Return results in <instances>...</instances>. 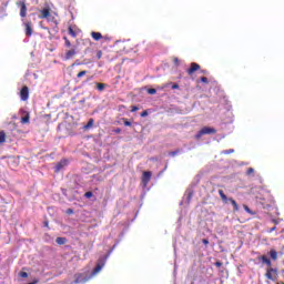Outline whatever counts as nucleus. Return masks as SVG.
<instances>
[{
    "label": "nucleus",
    "mask_w": 284,
    "mask_h": 284,
    "mask_svg": "<svg viewBox=\"0 0 284 284\" xmlns=\"http://www.w3.org/2000/svg\"><path fill=\"white\" fill-rule=\"evenodd\" d=\"M219 194L223 201V203H229L231 202V204L233 205V212H239V204L236 203V201L232 197L227 199V195H225V192H223V190H219Z\"/></svg>",
    "instance_id": "obj_1"
},
{
    "label": "nucleus",
    "mask_w": 284,
    "mask_h": 284,
    "mask_svg": "<svg viewBox=\"0 0 284 284\" xmlns=\"http://www.w3.org/2000/svg\"><path fill=\"white\" fill-rule=\"evenodd\" d=\"M205 134H216V129L204 126L197 132V134L195 135V139H201V136Z\"/></svg>",
    "instance_id": "obj_2"
},
{
    "label": "nucleus",
    "mask_w": 284,
    "mask_h": 284,
    "mask_svg": "<svg viewBox=\"0 0 284 284\" xmlns=\"http://www.w3.org/2000/svg\"><path fill=\"white\" fill-rule=\"evenodd\" d=\"M265 276L268 278V281H276V278H278V270L268 266Z\"/></svg>",
    "instance_id": "obj_3"
},
{
    "label": "nucleus",
    "mask_w": 284,
    "mask_h": 284,
    "mask_svg": "<svg viewBox=\"0 0 284 284\" xmlns=\"http://www.w3.org/2000/svg\"><path fill=\"white\" fill-rule=\"evenodd\" d=\"M18 8H20V17L21 19H26L28 17V7L26 6V0H20L17 2Z\"/></svg>",
    "instance_id": "obj_4"
},
{
    "label": "nucleus",
    "mask_w": 284,
    "mask_h": 284,
    "mask_svg": "<svg viewBox=\"0 0 284 284\" xmlns=\"http://www.w3.org/2000/svg\"><path fill=\"white\" fill-rule=\"evenodd\" d=\"M199 70H201V64L192 62L191 67L186 70V72L189 77H192V74H194V72H199Z\"/></svg>",
    "instance_id": "obj_5"
},
{
    "label": "nucleus",
    "mask_w": 284,
    "mask_h": 284,
    "mask_svg": "<svg viewBox=\"0 0 284 284\" xmlns=\"http://www.w3.org/2000/svg\"><path fill=\"white\" fill-rule=\"evenodd\" d=\"M21 101H28L30 99V89L28 87H23L20 91Z\"/></svg>",
    "instance_id": "obj_6"
},
{
    "label": "nucleus",
    "mask_w": 284,
    "mask_h": 284,
    "mask_svg": "<svg viewBox=\"0 0 284 284\" xmlns=\"http://www.w3.org/2000/svg\"><path fill=\"white\" fill-rule=\"evenodd\" d=\"M77 54H78L77 47H73L65 52L64 59L65 61H70V59L77 57Z\"/></svg>",
    "instance_id": "obj_7"
},
{
    "label": "nucleus",
    "mask_w": 284,
    "mask_h": 284,
    "mask_svg": "<svg viewBox=\"0 0 284 284\" xmlns=\"http://www.w3.org/2000/svg\"><path fill=\"white\" fill-rule=\"evenodd\" d=\"M39 19H47L48 21H50V8L49 7H45L42 10H40Z\"/></svg>",
    "instance_id": "obj_8"
},
{
    "label": "nucleus",
    "mask_w": 284,
    "mask_h": 284,
    "mask_svg": "<svg viewBox=\"0 0 284 284\" xmlns=\"http://www.w3.org/2000/svg\"><path fill=\"white\" fill-rule=\"evenodd\" d=\"M151 179H152V172H150V171H144V172H143V175H142V183H143L144 185H148V183H150Z\"/></svg>",
    "instance_id": "obj_9"
},
{
    "label": "nucleus",
    "mask_w": 284,
    "mask_h": 284,
    "mask_svg": "<svg viewBox=\"0 0 284 284\" xmlns=\"http://www.w3.org/2000/svg\"><path fill=\"white\" fill-rule=\"evenodd\" d=\"M65 165H68V160H61L57 165H55V168H54V172H57V173H59V172H61L64 168H65Z\"/></svg>",
    "instance_id": "obj_10"
},
{
    "label": "nucleus",
    "mask_w": 284,
    "mask_h": 284,
    "mask_svg": "<svg viewBox=\"0 0 284 284\" xmlns=\"http://www.w3.org/2000/svg\"><path fill=\"white\" fill-rule=\"evenodd\" d=\"M74 283L75 284H79V283H87V281H88V277L85 276V275H83V274H81V273H79V274H75L74 275Z\"/></svg>",
    "instance_id": "obj_11"
},
{
    "label": "nucleus",
    "mask_w": 284,
    "mask_h": 284,
    "mask_svg": "<svg viewBox=\"0 0 284 284\" xmlns=\"http://www.w3.org/2000/svg\"><path fill=\"white\" fill-rule=\"evenodd\" d=\"M24 32L27 37H32V22L26 23Z\"/></svg>",
    "instance_id": "obj_12"
},
{
    "label": "nucleus",
    "mask_w": 284,
    "mask_h": 284,
    "mask_svg": "<svg viewBox=\"0 0 284 284\" xmlns=\"http://www.w3.org/2000/svg\"><path fill=\"white\" fill-rule=\"evenodd\" d=\"M91 37L94 41H101L103 39V34L101 32L92 31Z\"/></svg>",
    "instance_id": "obj_13"
},
{
    "label": "nucleus",
    "mask_w": 284,
    "mask_h": 284,
    "mask_svg": "<svg viewBox=\"0 0 284 284\" xmlns=\"http://www.w3.org/2000/svg\"><path fill=\"white\" fill-rule=\"evenodd\" d=\"M260 261H262V263H265V265H267V267H272V260H270V258L267 257V255H262V256L260 257Z\"/></svg>",
    "instance_id": "obj_14"
},
{
    "label": "nucleus",
    "mask_w": 284,
    "mask_h": 284,
    "mask_svg": "<svg viewBox=\"0 0 284 284\" xmlns=\"http://www.w3.org/2000/svg\"><path fill=\"white\" fill-rule=\"evenodd\" d=\"M55 243H58V245H65V243H68V239L57 237Z\"/></svg>",
    "instance_id": "obj_15"
},
{
    "label": "nucleus",
    "mask_w": 284,
    "mask_h": 284,
    "mask_svg": "<svg viewBox=\"0 0 284 284\" xmlns=\"http://www.w3.org/2000/svg\"><path fill=\"white\" fill-rule=\"evenodd\" d=\"M270 256L273 261H276V258H278V252H276V250H271Z\"/></svg>",
    "instance_id": "obj_16"
},
{
    "label": "nucleus",
    "mask_w": 284,
    "mask_h": 284,
    "mask_svg": "<svg viewBox=\"0 0 284 284\" xmlns=\"http://www.w3.org/2000/svg\"><path fill=\"white\" fill-rule=\"evenodd\" d=\"M68 32H69L70 37H72L73 39H77V31H74V29H72V26H69Z\"/></svg>",
    "instance_id": "obj_17"
},
{
    "label": "nucleus",
    "mask_w": 284,
    "mask_h": 284,
    "mask_svg": "<svg viewBox=\"0 0 284 284\" xmlns=\"http://www.w3.org/2000/svg\"><path fill=\"white\" fill-rule=\"evenodd\" d=\"M6 143V131H0V145Z\"/></svg>",
    "instance_id": "obj_18"
},
{
    "label": "nucleus",
    "mask_w": 284,
    "mask_h": 284,
    "mask_svg": "<svg viewBox=\"0 0 284 284\" xmlns=\"http://www.w3.org/2000/svg\"><path fill=\"white\" fill-rule=\"evenodd\" d=\"M92 125H94V119H90L87 123V125L84 126V130H90V128H92Z\"/></svg>",
    "instance_id": "obj_19"
},
{
    "label": "nucleus",
    "mask_w": 284,
    "mask_h": 284,
    "mask_svg": "<svg viewBox=\"0 0 284 284\" xmlns=\"http://www.w3.org/2000/svg\"><path fill=\"white\" fill-rule=\"evenodd\" d=\"M63 40L65 48H72V42H70V39H68V37H63Z\"/></svg>",
    "instance_id": "obj_20"
},
{
    "label": "nucleus",
    "mask_w": 284,
    "mask_h": 284,
    "mask_svg": "<svg viewBox=\"0 0 284 284\" xmlns=\"http://www.w3.org/2000/svg\"><path fill=\"white\" fill-rule=\"evenodd\" d=\"M21 123L22 124L30 123V114L27 113V115L21 119Z\"/></svg>",
    "instance_id": "obj_21"
},
{
    "label": "nucleus",
    "mask_w": 284,
    "mask_h": 284,
    "mask_svg": "<svg viewBox=\"0 0 284 284\" xmlns=\"http://www.w3.org/2000/svg\"><path fill=\"white\" fill-rule=\"evenodd\" d=\"M85 74H88V71H87V70L80 71V72L77 74V79H83V77H85Z\"/></svg>",
    "instance_id": "obj_22"
},
{
    "label": "nucleus",
    "mask_w": 284,
    "mask_h": 284,
    "mask_svg": "<svg viewBox=\"0 0 284 284\" xmlns=\"http://www.w3.org/2000/svg\"><path fill=\"white\" fill-rule=\"evenodd\" d=\"M97 89L100 91V92H103L105 90V83H97Z\"/></svg>",
    "instance_id": "obj_23"
},
{
    "label": "nucleus",
    "mask_w": 284,
    "mask_h": 284,
    "mask_svg": "<svg viewBox=\"0 0 284 284\" xmlns=\"http://www.w3.org/2000/svg\"><path fill=\"white\" fill-rule=\"evenodd\" d=\"M100 270H103V265L98 264V265L94 267V270H93L94 274H99V271H100Z\"/></svg>",
    "instance_id": "obj_24"
},
{
    "label": "nucleus",
    "mask_w": 284,
    "mask_h": 284,
    "mask_svg": "<svg viewBox=\"0 0 284 284\" xmlns=\"http://www.w3.org/2000/svg\"><path fill=\"white\" fill-rule=\"evenodd\" d=\"M181 153V150H175V151H171L169 152L170 156H176V154H180Z\"/></svg>",
    "instance_id": "obj_25"
},
{
    "label": "nucleus",
    "mask_w": 284,
    "mask_h": 284,
    "mask_svg": "<svg viewBox=\"0 0 284 284\" xmlns=\"http://www.w3.org/2000/svg\"><path fill=\"white\" fill-rule=\"evenodd\" d=\"M222 154H234V149L224 150Z\"/></svg>",
    "instance_id": "obj_26"
},
{
    "label": "nucleus",
    "mask_w": 284,
    "mask_h": 284,
    "mask_svg": "<svg viewBox=\"0 0 284 284\" xmlns=\"http://www.w3.org/2000/svg\"><path fill=\"white\" fill-rule=\"evenodd\" d=\"M85 199H92L93 194L92 191H88L87 193H84Z\"/></svg>",
    "instance_id": "obj_27"
},
{
    "label": "nucleus",
    "mask_w": 284,
    "mask_h": 284,
    "mask_svg": "<svg viewBox=\"0 0 284 284\" xmlns=\"http://www.w3.org/2000/svg\"><path fill=\"white\" fill-rule=\"evenodd\" d=\"M19 276H20L21 278H28V273H27V272H20V273H19Z\"/></svg>",
    "instance_id": "obj_28"
},
{
    "label": "nucleus",
    "mask_w": 284,
    "mask_h": 284,
    "mask_svg": "<svg viewBox=\"0 0 284 284\" xmlns=\"http://www.w3.org/2000/svg\"><path fill=\"white\" fill-rule=\"evenodd\" d=\"M103 57V51L99 50L97 51V59H101Z\"/></svg>",
    "instance_id": "obj_29"
},
{
    "label": "nucleus",
    "mask_w": 284,
    "mask_h": 284,
    "mask_svg": "<svg viewBox=\"0 0 284 284\" xmlns=\"http://www.w3.org/2000/svg\"><path fill=\"white\" fill-rule=\"evenodd\" d=\"M123 121L126 128H130L132 125V122L128 121V119H123Z\"/></svg>",
    "instance_id": "obj_30"
},
{
    "label": "nucleus",
    "mask_w": 284,
    "mask_h": 284,
    "mask_svg": "<svg viewBox=\"0 0 284 284\" xmlns=\"http://www.w3.org/2000/svg\"><path fill=\"white\" fill-rule=\"evenodd\" d=\"M246 174L250 176L251 174H254V169L253 168H248L246 171Z\"/></svg>",
    "instance_id": "obj_31"
},
{
    "label": "nucleus",
    "mask_w": 284,
    "mask_h": 284,
    "mask_svg": "<svg viewBox=\"0 0 284 284\" xmlns=\"http://www.w3.org/2000/svg\"><path fill=\"white\" fill-rule=\"evenodd\" d=\"M200 81H202V83H210V80L205 77L200 78Z\"/></svg>",
    "instance_id": "obj_32"
},
{
    "label": "nucleus",
    "mask_w": 284,
    "mask_h": 284,
    "mask_svg": "<svg viewBox=\"0 0 284 284\" xmlns=\"http://www.w3.org/2000/svg\"><path fill=\"white\" fill-rule=\"evenodd\" d=\"M244 210H245V212H247V214H252V210H250V206L244 205Z\"/></svg>",
    "instance_id": "obj_33"
},
{
    "label": "nucleus",
    "mask_w": 284,
    "mask_h": 284,
    "mask_svg": "<svg viewBox=\"0 0 284 284\" xmlns=\"http://www.w3.org/2000/svg\"><path fill=\"white\" fill-rule=\"evenodd\" d=\"M215 267H223V262L221 261L215 262Z\"/></svg>",
    "instance_id": "obj_34"
},
{
    "label": "nucleus",
    "mask_w": 284,
    "mask_h": 284,
    "mask_svg": "<svg viewBox=\"0 0 284 284\" xmlns=\"http://www.w3.org/2000/svg\"><path fill=\"white\" fill-rule=\"evenodd\" d=\"M148 92L149 94H156V89H149Z\"/></svg>",
    "instance_id": "obj_35"
},
{
    "label": "nucleus",
    "mask_w": 284,
    "mask_h": 284,
    "mask_svg": "<svg viewBox=\"0 0 284 284\" xmlns=\"http://www.w3.org/2000/svg\"><path fill=\"white\" fill-rule=\"evenodd\" d=\"M139 108L138 106H131V112H138Z\"/></svg>",
    "instance_id": "obj_36"
},
{
    "label": "nucleus",
    "mask_w": 284,
    "mask_h": 284,
    "mask_svg": "<svg viewBox=\"0 0 284 284\" xmlns=\"http://www.w3.org/2000/svg\"><path fill=\"white\" fill-rule=\"evenodd\" d=\"M202 243H204L205 245H210V241L207 239H203Z\"/></svg>",
    "instance_id": "obj_37"
},
{
    "label": "nucleus",
    "mask_w": 284,
    "mask_h": 284,
    "mask_svg": "<svg viewBox=\"0 0 284 284\" xmlns=\"http://www.w3.org/2000/svg\"><path fill=\"white\" fill-rule=\"evenodd\" d=\"M72 65H83L79 60H77Z\"/></svg>",
    "instance_id": "obj_38"
},
{
    "label": "nucleus",
    "mask_w": 284,
    "mask_h": 284,
    "mask_svg": "<svg viewBox=\"0 0 284 284\" xmlns=\"http://www.w3.org/2000/svg\"><path fill=\"white\" fill-rule=\"evenodd\" d=\"M171 88H172V90H179V84L175 83Z\"/></svg>",
    "instance_id": "obj_39"
},
{
    "label": "nucleus",
    "mask_w": 284,
    "mask_h": 284,
    "mask_svg": "<svg viewBox=\"0 0 284 284\" xmlns=\"http://www.w3.org/2000/svg\"><path fill=\"white\" fill-rule=\"evenodd\" d=\"M67 214H74V211L72 209H68Z\"/></svg>",
    "instance_id": "obj_40"
},
{
    "label": "nucleus",
    "mask_w": 284,
    "mask_h": 284,
    "mask_svg": "<svg viewBox=\"0 0 284 284\" xmlns=\"http://www.w3.org/2000/svg\"><path fill=\"white\" fill-rule=\"evenodd\" d=\"M141 116H143V118L148 116V111H143V112L141 113Z\"/></svg>",
    "instance_id": "obj_41"
},
{
    "label": "nucleus",
    "mask_w": 284,
    "mask_h": 284,
    "mask_svg": "<svg viewBox=\"0 0 284 284\" xmlns=\"http://www.w3.org/2000/svg\"><path fill=\"white\" fill-rule=\"evenodd\" d=\"M114 132H115V134H121V129L118 128V129L114 130Z\"/></svg>",
    "instance_id": "obj_42"
},
{
    "label": "nucleus",
    "mask_w": 284,
    "mask_h": 284,
    "mask_svg": "<svg viewBox=\"0 0 284 284\" xmlns=\"http://www.w3.org/2000/svg\"><path fill=\"white\" fill-rule=\"evenodd\" d=\"M200 74H207L206 70H200Z\"/></svg>",
    "instance_id": "obj_43"
},
{
    "label": "nucleus",
    "mask_w": 284,
    "mask_h": 284,
    "mask_svg": "<svg viewBox=\"0 0 284 284\" xmlns=\"http://www.w3.org/2000/svg\"><path fill=\"white\" fill-rule=\"evenodd\" d=\"M276 230V226H273L272 229H270V232H274Z\"/></svg>",
    "instance_id": "obj_44"
},
{
    "label": "nucleus",
    "mask_w": 284,
    "mask_h": 284,
    "mask_svg": "<svg viewBox=\"0 0 284 284\" xmlns=\"http://www.w3.org/2000/svg\"><path fill=\"white\" fill-rule=\"evenodd\" d=\"M174 63H179V58H174Z\"/></svg>",
    "instance_id": "obj_45"
},
{
    "label": "nucleus",
    "mask_w": 284,
    "mask_h": 284,
    "mask_svg": "<svg viewBox=\"0 0 284 284\" xmlns=\"http://www.w3.org/2000/svg\"><path fill=\"white\" fill-rule=\"evenodd\" d=\"M45 227H48V222L44 223Z\"/></svg>",
    "instance_id": "obj_46"
},
{
    "label": "nucleus",
    "mask_w": 284,
    "mask_h": 284,
    "mask_svg": "<svg viewBox=\"0 0 284 284\" xmlns=\"http://www.w3.org/2000/svg\"><path fill=\"white\" fill-rule=\"evenodd\" d=\"M276 284H284L283 282H277Z\"/></svg>",
    "instance_id": "obj_47"
},
{
    "label": "nucleus",
    "mask_w": 284,
    "mask_h": 284,
    "mask_svg": "<svg viewBox=\"0 0 284 284\" xmlns=\"http://www.w3.org/2000/svg\"><path fill=\"white\" fill-rule=\"evenodd\" d=\"M114 247H116V245H113V248H114ZM113 248H112V250H113Z\"/></svg>",
    "instance_id": "obj_48"
}]
</instances>
